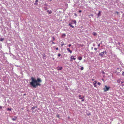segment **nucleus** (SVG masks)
<instances>
[{
    "mask_svg": "<svg viewBox=\"0 0 124 124\" xmlns=\"http://www.w3.org/2000/svg\"><path fill=\"white\" fill-rule=\"evenodd\" d=\"M120 64L123 67V63L122 62H121L120 63Z\"/></svg>",
    "mask_w": 124,
    "mask_h": 124,
    "instance_id": "a878e982",
    "label": "nucleus"
},
{
    "mask_svg": "<svg viewBox=\"0 0 124 124\" xmlns=\"http://www.w3.org/2000/svg\"><path fill=\"white\" fill-rule=\"evenodd\" d=\"M122 75L123 76H124V71L123 72Z\"/></svg>",
    "mask_w": 124,
    "mask_h": 124,
    "instance_id": "cd10ccee",
    "label": "nucleus"
},
{
    "mask_svg": "<svg viewBox=\"0 0 124 124\" xmlns=\"http://www.w3.org/2000/svg\"><path fill=\"white\" fill-rule=\"evenodd\" d=\"M97 84L98 85H100L101 84V83L100 82H98Z\"/></svg>",
    "mask_w": 124,
    "mask_h": 124,
    "instance_id": "b1692460",
    "label": "nucleus"
},
{
    "mask_svg": "<svg viewBox=\"0 0 124 124\" xmlns=\"http://www.w3.org/2000/svg\"><path fill=\"white\" fill-rule=\"evenodd\" d=\"M32 81L30 82L31 85L34 88H36L38 85L40 86L41 84L39 83L42 82V80L40 78H38L37 80L34 78L32 77L31 78Z\"/></svg>",
    "mask_w": 124,
    "mask_h": 124,
    "instance_id": "f257e3e1",
    "label": "nucleus"
},
{
    "mask_svg": "<svg viewBox=\"0 0 124 124\" xmlns=\"http://www.w3.org/2000/svg\"><path fill=\"white\" fill-rule=\"evenodd\" d=\"M66 36V35L64 33L62 34V37H65Z\"/></svg>",
    "mask_w": 124,
    "mask_h": 124,
    "instance_id": "aec40b11",
    "label": "nucleus"
},
{
    "mask_svg": "<svg viewBox=\"0 0 124 124\" xmlns=\"http://www.w3.org/2000/svg\"><path fill=\"white\" fill-rule=\"evenodd\" d=\"M94 80V79H92V80Z\"/></svg>",
    "mask_w": 124,
    "mask_h": 124,
    "instance_id": "09e8293b",
    "label": "nucleus"
},
{
    "mask_svg": "<svg viewBox=\"0 0 124 124\" xmlns=\"http://www.w3.org/2000/svg\"><path fill=\"white\" fill-rule=\"evenodd\" d=\"M62 69V67H57V69L59 70H61Z\"/></svg>",
    "mask_w": 124,
    "mask_h": 124,
    "instance_id": "ddd939ff",
    "label": "nucleus"
},
{
    "mask_svg": "<svg viewBox=\"0 0 124 124\" xmlns=\"http://www.w3.org/2000/svg\"><path fill=\"white\" fill-rule=\"evenodd\" d=\"M2 106H0V109H2Z\"/></svg>",
    "mask_w": 124,
    "mask_h": 124,
    "instance_id": "2f4dec72",
    "label": "nucleus"
},
{
    "mask_svg": "<svg viewBox=\"0 0 124 124\" xmlns=\"http://www.w3.org/2000/svg\"><path fill=\"white\" fill-rule=\"evenodd\" d=\"M93 34L94 35H96V33H95L94 32H93Z\"/></svg>",
    "mask_w": 124,
    "mask_h": 124,
    "instance_id": "4be33fe9",
    "label": "nucleus"
},
{
    "mask_svg": "<svg viewBox=\"0 0 124 124\" xmlns=\"http://www.w3.org/2000/svg\"><path fill=\"white\" fill-rule=\"evenodd\" d=\"M93 46H95V44H93Z\"/></svg>",
    "mask_w": 124,
    "mask_h": 124,
    "instance_id": "e433bc0d",
    "label": "nucleus"
},
{
    "mask_svg": "<svg viewBox=\"0 0 124 124\" xmlns=\"http://www.w3.org/2000/svg\"><path fill=\"white\" fill-rule=\"evenodd\" d=\"M116 13L118 15H119V13L118 12H116Z\"/></svg>",
    "mask_w": 124,
    "mask_h": 124,
    "instance_id": "c756f323",
    "label": "nucleus"
},
{
    "mask_svg": "<svg viewBox=\"0 0 124 124\" xmlns=\"http://www.w3.org/2000/svg\"><path fill=\"white\" fill-rule=\"evenodd\" d=\"M110 88L109 87H107V85H105V87L103 88V89L104 90V92H106L108 91Z\"/></svg>",
    "mask_w": 124,
    "mask_h": 124,
    "instance_id": "7ed1b4c3",
    "label": "nucleus"
},
{
    "mask_svg": "<svg viewBox=\"0 0 124 124\" xmlns=\"http://www.w3.org/2000/svg\"><path fill=\"white\" fill-rule=\"evenodd\" d=\"M22 109L23 110V109H24L23 108H22Z\"/></svg>",
    "mask_w": 124,
    "mask_h": 124,
    "instance_id": "a18cd8bd",
    "label": "nucleus"
},
{
    "mask_svg": "<svg viewBox=\"0 0 124 124\" xmlns=\"http://www.w3.org/2000/svg\"><path fill=\"white\" fill-rule=\"evenodd\" d=\"M7 110H9V111H11V108H8L7 109Z\"/></svg>",
    "mask_w": 124,
    "mask_h": 124,
    "instance_id": "412c9836",
    "label": "nucleus"
},
{
    "mask_svg": "<svg viewBox=\"0 0 124 124\" xmlns=\"http://www.w3.org/2000/svg\"><path fill=\"white\" fill-rule=\"evenodd\" d=\"M71 46V45L70 44L68 46H69V47H70Z\"/></svg>",
    "mask_w": 124,
    "mask_h": 124,
    "instance_id": "c9c22d12",
    "label": "nucleus"
},
{
    "mask_svg": "<svg viewBox=\"0 0 124 124\" xmlns=\"http://www.w3.org/2000/svg\"><path fill=\"white\" fill-rule=\"evenodd\" d=\"M76 21L74 20L72 21L70 23H71V24H74L75 25H76Z\"/></svg>",
    "mask_w": 124,
    "mask_h": 124,
    "instance_id": "39448f33",
    "label": "nucleus"
},
{
    "mask_svg": "<svg viewBox=\"0 0 124 124\" xmlns=\"http://www.w3.org/2000/svg\"><path fill=\"white\" fill-rule=\"evenodd\" d=\"M25 94H24V95H25Z\"/></svg>",
    "mask_w": 124,
    "mask_h": 124,
    "instance_id": "49530a36",
    "label": "nucleus"
},
{
    "mask_svg": "<svg viewBox=\"0 0 124 124\" xmlns=\"http://www.w3.org/2000/svg\"><path fill=\"white\" fill-rule=\"evenodd\" d=\"M94 82L93 83V85H94V87H96L97 86V85H96V84L97 83V82L96 81H94Z\"/></svg>",
    "mask_w": 124,
    "mask_h": 124,
    "instance_id": "0eeeda50",
    "label": "nucleus"
},
{
    "mask_svg": "<svg viewBox=\"0 0 124 124\" xmlns=\"http://www.w3.org/2000/svg\"><path fill=\"white\" fill-rule=\"evenodd\" d=\"M100 43L98 45V47H99L100 46Z\"/></svg>",
    "mask_w": 124,
    "mask_h": 124,
    "instance_id": "72a5a7b5",
    "label": "nucleus"
},
{
    "mask_svg": "<svg viewBox=\"0 0 124 124\" xmlns=\"http://www.w3.org/2000/svg\"><path fill=\"white\" fill-rule=\"evenodd\" d=\"M67 49L69 52H70V53H72V51L70 50V49L69 48H67Z\"/></svg>",
    "mask_w": 124,
    "mask_h": 124,
    "instance_id": "4468645a",
    "label": "nucleus"
},
{
    "mask_svg": "<svg viewBox=\"0 0 124 124\" xmlns=\"http://www.w3.org/2000/svg\"><path fill=\"white\" fill-rule=\"evenodd\" d=\"M111 53L112 54V52H110V53Z\"/></svg>",
    "mask_w": 124,
    "mask_h": 124,
    "instance_id": "79ce46f5",
    "label": "nucleus"
},
{
    "mask_svg": "<svg viewBox=\"0 0 124 124\" xmlns=\"http://www.w3.org/2000/svg\"><path fill=\"white\" fill-rule=\"evenodd\" d=\"M79 98L80 99H81V101H84V96L83 95H79L78 96Z\"/></svg>",
    "mask_w": 124,
    "mask_h": 124,
    "instance_id": "20e7f679",
    "label": "nucleus"
},
{
    "mask_svg": "<svg viewBox=\"0 0 124 124\" xmlns=\"http://www.w3.org/2000/svg\"><path fill=\"white\" fill-rule=\"evenodd\" d=\"M4 40V38H0V41H3Z\"/></svg>",
    "mask_w": 124,
    "mask_h": 124,
    "instance_id": "a211bd4d",
    "label": "nucleus"
},
{
    "mask_svg": "<svg viewBox=\"0 0 124 124\" xmlns=\"http://www.w3.org/2000/svg\"><path fill=\"white\" fill-rule=\"evenodd\" d=\"M56 116L57 117H58V118H59V115H58V114L57 115V116Z\"/></svg>",
    "mask_w": 124,
    "mask_h": 124,
    "instance_id": "5701e85b",
    "label": "nucleus"
},
{
    "mask_svg": "<svg viewBox=\"0 0 124 124\" xmlns=\"http://www.w3.org/2000/svg\"><path fill=\"white\" fill-rule=\"evenodd\" d=\"M39 0H36L35 2L34 3V4L35 5H38V2Z\"/></svg>",
    "mask_w": 124,
    "mask_h": 124,
    "instance_id": "1a4fd4ad",
    "label": "nucleus"
},
{
    "mask_svg": "<svg viewBox=\"0 0 124 124\" xmlns=\"http://www.w3.org/2000/svg\"><path fill=\"white\" fill-rule=\"evenodd\" d=\"M47 12H48L49 14H50L52 13V11L51 10H47Z\"/></svg>",
    "mask_w": 124,
    "mask_h": 124,
    "instance_id": "f8f14e48",
    "label": "nucleus"
},
{
    "mask_svg": "<svg viewBox=\"0 0 124 124\" xmlns=\"http://www.w3.org/2000/svg\"><path fill=\"white\" fill-rule=\"evenodd\" d=\"M36 108H37V107H33L31 108V109H34Z\"/></svg>",
    "mask_w": 124,
    "mask_h": 124,
    "instance_id": "6ab92c4d",
    "label": "nucleus"
},
{
    "mask_svg": "<svg viewBox=\"0 0 124 124\" xmlns=\"http://www.w3.org/2000/svg\"><path fill=\"white\" fill-rule=\"evenodd\" d=\"M78 68L79 69H80L81 70H82L84 69V67L83 66H78Z\"/></svg>",
    "mask_w": 124,
    "mask_h": 124,
    "instance_id": "423d86ee",
    "label": "nucleus"
},
{
    "mask_svg": "<svg viewBox=\"0 0 124 124\" xmlns=\"http://www.w3.org/2000/svg\"><path fill=\"white\" fill-rule=\"evenodd\" d=\"M82 11L81 10H80L79 11V12L80 13Z\"/></svg>",
    "mask_w": 124,
    "mask_h": 124,
    "instance_id": "58836bf2",
    "label": "nucleus"
},
{
    "mask_svg": "<svg viewBox=\"0 0 124 124\" xmlns=\"http://www.w3.org/2000/svg\"><path fill=\"white\" fill-rule=\"evenodd\" d=\"M107 55V52L106 51H104L103 52H101L99 54V55L101 57H104V55Z\"/></svg>",
    "mask_w": 124,
    "mask_h": 124,
    "instance_id": "f03ea898",
    "label": "nucleus"
},
{
    "mask_svg": "<svg viewBox=\"0 0 124 124\" xmlns=\"http://www.w3.org/2000/svg\"><path fill=\"white\" fill-rule=\"evenodd\" d=\"M94 49L95 50H97V48H94Z\"/></svg>",
    "mask_w": 124,
    "mask_h": 124,
    "instance_id": "473e14b6",
    "label": "nucleus"
},
{
    "mask_svg": "<svg viewBox=\"0 0 124 124\" xmlns=\"http://www.w3.org/2000/svg\"><path fill=\"white\" fill-rule=\"evenodd\" d=\"M56 49V50H58V47H57Z\"/></svg>",
    "mask_w": 124,
    "mask_h": 124,
    "instance_id": "4c0bfd02",
    "label": "nucleus"
},
{
    "mask_svg": "<svg viewBox=\"0 0 124 124\" xmlns=\"http://www.w3.org/2000/svg\"><path fill=\"white\" fill-rule=\"evenodd\" d=\"M102 80L103 81V80H104V79H102Z\"/></svg>",
    "mask_w": 124,
    "mask_h": 124,
    "instance_id": "de8ad7c7",
    "label": "nucleus"
},
{
    "mask_svg": "<svg viewBox=\"0 0 124 124\" xmlns=\"http://www.w3.org/2000/svg\"><path fill=\"white\" fill-rule=\"evenodd\" d=\"M82 59V57L81 56H79L78 57V59L80 60H81Z\"/></svg>",
    "mask_w": 124,
    "mask_h": 124,
    "instance_id": "2eb2a0df",
    "label": "nucleus"
},
{
    "mask_svg": "<svg viewBox=\"0 0 124 124\" xmlns=\"http://www.w3.org/2000/svg\"><path fill=\"white\" fill-rule=\"evenodd\" d=\"M122 85H123L122 84Z\"/></svg>",
    "mask_w": 124,
    "mask_h": 124,
    "instance_id": "8fccbe9b",
    "label": "nucleus"
},
{
    "mask_svg": "<svg viewBox=\"0 0 124 124\" xmlns=\"http://www.w3.org/2000/svg\"><path fill=\"white\" fill-rule=\"evenodd\" d=\"M102 41H101V43H100V44H101V43H102Z\"/></svg>",
    "mask_w": 124,
    "mask_h": 124,
    "instance_id": "c03bdc74",
    "label": "nucleus"
},
{
    "mask_svg": "<svg viewBox=\"0 0 124 124\" xmlns=\"http://www.w3.org/2000/svg\"><path fill=\"white\" fill-rule=\"evenodd\" d=\"M69 25L72 28H73L74 27V26L73 25H72L71 23H69Z\"/></svg>",
    "mask_w": 124,
    "mask_h": 124,
    "instance_id": "dca6fc26",
    "label": "nucleus"
},
{
    "mask_svg": "<svg viewBox=\"0 0 124 124\" xmlns=\"http://www.w3.org/2000/svg\"><path fill=\"white\" fill-rule=\"evenodd\" d=\"M71 59L72 60H75L76 59L74 58V56H71Z\"/></svg>",
    "mask_w": 124,
    "mask_h": 124,
    "instance_id": "9d476101",
    "label": "nucleus"
},
{
    "mask_svg": "<svg viewBox=\"0 0 124 124\" xmlns=\"http://www.w3.org/2000/svg\"><path fill=\"white\" fill-rule=\"evenodd\" d=\"M17 119V117L16 116H15L14 118H12L11 119L12 120L14 121L16 120Z\"/></svg>",
    "mask_w": 124,
    "mask_h": 124,
    "instance_id": "6e6552de",
    "label": "nucleus"
},
{
    "mask_svg": "<svg viewBox=\"0 0 124 124\" xmlns=\"http://www.w3.org/2000/svg\"><path fill=\"white\" fill-rule=\"evenodd\" d=\"M93 48V47H92V48Z\"/></svg>",
    "mask_w": 124,
    "mask_h": 124,
    "instance_id": "3c124183",
    "label": "nucleus"
},
{
    "mask_svg": "<svg viewBox=\"0 0 124 124\" xmlns=\"http://www.w3.org/2000/svg\"><path fill=\"white\" fill-rule=\"evenodd\" d=\"M117 82L118 83H119L121 82V80L120 79H118L117 80Z\"/></svg>",
    "mask_w": 124,
    "mask_h": 124,
    "instance_id": "f3484780",
    "label": "nucleus"
},
{
    "mask_svg": "<svg viewBox=\"0 0 124 124\" xmlns=\"http://www.w3.org/2000/svg\"><path fill=\"white\" fill-rule=\"evenodd\" d=\"M43 56L44 57H45V54H44L43 55Z\"/></svg>",
    "mask_w": 124,
    "mask_h": 124,
    "instance_id": "ea45409f",
    "label": "nucleus"
},
{
    "mask_svg": "<svg viewBox=\"0 0 124 124\" xmlns=\"http://www.w3.org/2000/svg\"><path fill=\"white\" fill-rule=\"evenodd\" d=\"M98 16V17H99V16H101V11H99V12L97 14Z\"/></svg>",
    "mask_w": 124,
    "mask_h": 124,
    "instance_id": "9b49d317",
    "label": "nucleus"
},
{
    "mask_svg": "<svg viewBox=\"0 0 124 124\" xmlns=\"http://www.w3.org/2000/svg\"><path fill=\"white\" fill-rule=\"evenodd\" d=\"M52 41V43L53 44H55V43L53 42V41Z\"/></svg>",
    "mask_w": 124,
    "mask_h": 124,
    "instance_id": "7c9ffc66",
    "label": "nucleus"
},
{
    "mask_svg": "<svg viewBox=\"0 0 124 124\" xmlns=\"http://www.w3.org/2000/svg\"><path fill=\"white\" fill-rule=\"evenodd\" d=\"M93 16V15H91V16Z\"/></svg>",
    "mask_w": 124,
    "mask_h": 124,
    "instance_id": "a19ab883",
    "label": "nucleus"
},
{
    "mask_svg": "<svg viewBox=\"0 0 124 124\" xmlns=\"http://www.w3.org/2000/svg\"><path fill=\"white\" fill-rule=\"evenodd\" d=\"M49 0V1H52V0Z\"/></svg>",
    "mask_w": 124,
    "mask_h": 124,
    "instance_id": "37998d69",
    "label": "nucleus"
},
{
    "mask_svg": "<svg viewBox=\"0 0 124 124\" xmlns=\"http://www.w3.org/2000/svg\"><path fill=\"white\" fill-rule=\"evenodd\" d=\"M52 38L53 39V41H54L55 40V38L54 37H53Z\"/></svg>",
    "mask_w": 124,
    "mask_h": 124,
    "instance_id": "393cba45",
    "label": "nucleus"
},
{
    "mask_svg": "<svg viewBox=\"0 0 124 124\" xmlns=\"http://www.w3.org/2000/svg\"><path fill=\"white\" fill-rule=\"evenodd\" d=\"M66 44H65V45ZM64 43H62L61 44V45L62 46L64 45Z\"/></svg>",
    "mask_w": 124,
    "mask_h": 124,
    "instance_id": "c85d7f7f",
    "label": "nucleus"
},
{
    "mask_svg": "<svg viewBox=\"0 0 124 124\" xmlns=\"http://www.w3.org/2000/svg\"><path fill=\"white\" fill-rule=\"evenodd\" d=\"M58 55L59 57H60L61 55V54H60L59 53L58 54Z\"/></svg>",
    "mask_w": 124,
    "mask_h": 124,
    "instance_id": "bb28decb",
    "label": "nucleus"
},
{
    "mask_svg": "<svg viewBox=\"0 0 124 124\" xmlns=\"http://www.w3.org/2000/svg\"><path fill=\"white\" fill-rule=\"evenodd\" d=\"M91 115V114L90 113H88V114H87V115Z\"/></svg>",
    "mask_w": 124,
    "mask_h": 124,
    "instance_id": "f704fd0d",
    "label": "nucleus"
}]
</instances>
